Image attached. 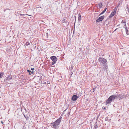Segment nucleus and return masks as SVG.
<instances>
[{
  "mask_svg": "<svg viewBox=\"0 0 129 129\" xmlns=\"http://www.w3.org/2000/svg\"><path fill=\"white\" fill-rule=\"evenodd\" d=\"M104 17L105 16L104 15L100 16L96 20V21L97 22L101 21L104 18Z\"/></svg>",
  "mask_w": 129,
  "mask_h": 129,
  "instance_id": "nucleus-5",
  "label": "nucleus"
},
{
  "mask_svg": "<svg viewBox=\"0 0 129 129\" xmlns=\"http://www.w3.org/2000/svg\"><path fill=\"white\" fill-rule=\"evenodd\" d=\"M10 10V9H8V8H7V9H6V10H5L4 11V12H5V10Z\"/></svg>",
  "mask_w": 129,
  "mask_h": 129,
  "instance_id": "nucleus-24",
  "label": "nucleus"
},
{
  "mask_svg": "<svg viewBox=\"0 0 129 129\" xmlns=\"http://www.w3.org/2000/svg\"><path fill=\"white\" fill-rule=\"evenodd\" d=\"M128 12L129 13V10H128Z\"/></svg>",
  "mask_w": 129,
  "mask_h": 129,
  "instance_id": "nucleus-35",
  "label": "nucleus"
},
{
  "mask_svg": "<svg viewBox=\"0 0 129 129\" xmlns=\"http://www.w3.org/2000/svg\"><path fill=\"white\" fill-rule=\"evenodd\" d=\"M1 123L2 124H3V121H1Z\"/></svg>",
  "mask_w": 129,
  "mask_h": 129,
  "instance_id": "nucleus-29",
  "label": "nucleus"
},
{
  "mask_svg": "<svg viewBox=\"0 0 129 129\" xmlns=\"http://www.w3.org/2000/svg\"><path fill=\"white\" fill-rule=\"evenodd\" d=\"M94 129H96V128H94Z\"/></svg>",
  "mask_w": 129,
  "mask_h": 129,
  "instance_id": "nucleus-36",
  "label": "nucleus"
},
{
  "mask_svg": "<svg viewBox=\"0 0 129 129\" xmlns=\"http://www.w3.org/2000/svg\"><path fill=\"white\" fill-rule=\"evenodd\" d=\"M31 70H32L33 71V70H34V68H31Z\"/></svg>",
  "mask_w": 129,
  "mask_h": 129,
  "instance_id": "nucleus-25",
  "label": "nucleus"
},
{
  "mask_svg": "<svg viewBox=\"0 0 129 129\" xmlns=\"http://www.w3.org/2000/svg\"><path fill=\"white\" fill-rule=\"evenodd\" d=\"M125 29L126 30V34H127V35H129V32H128V30L126 27H125Z\"/></svg>",
  "mask_w": 129,
  "mask_h": 129,
  "instance_id": "nucleus-11",
  "label": "nucleus"
},
{
  "mask_svg": "<svg viewBox=\"0 0 129 129\" xmlns=\"http://www.w3.org/2000/svg\"><path fill=\"white\" fill-rule=\"evenodd\" d=\"M118 28H116V29L114 30V31H116V30Z\"/></svg>",
  "mask_w": 129,
  "mask_h": 129,
  "instance_id": "nucleus-26",
  "label": "nucleus"
},
{
  "mask_svg": "<svg viewBox=\"0 0 129 129\" xmlns=\"http://www.w3.org/2000/svg\"><path fill=\"white\" fill-rule=\"evenodd\" d=\"M78 97L77 95H74L72 97L71 99L73 101H76L78 99Z\"/></svg>",
  "mask_w": 129,
  "mask_h": 129,
  "instance_id": "nucleus-7",
  "label": "nucleus"
},
{
  "mask_svg": "<svg viewBox=\"0 0 129 129\" xmlns=\"http://www.w3.org/2000/svg\"><path fill=\"white\" fill-rule=\"evenodd\" d=\"M98 127V126L97 125V123H95V126L94 127V128H96Z\"/></svg>",
  "mask_w": 129,
  "mask_h": 129,
  "instance_id": "nucleus-15",
  "label": "nucleus"
},
{
  "mask_svg": "<svg viewBox=\"0 0 129 129\" xmlns=\"http://www.w3.org/2000/svg\"><path fill=\"white\" fill-rule=\"evenodd\" d=\"M98 61L101 64H102L103 65L104 68L106 70L107 69V61L106 59L101 57L99 59Z\"/></svg>",
  "mask_w": 129,
  "mask_h": 129,
  "instance_id": "nucleus-2",
  "label": "nucleus"
},
{
  "mask_svg": "<svg viewBox=\"0 0 129 129\" xmlns=\"http://www.w3.org/2000/svg\"><path fill=\"white\" fill-rule=\"evenodd\" d=\"M12 78V76L11 75H9L7 77V79L8 80H10Z\"/></svg>",
  "mask_w": 129,
  "mask_h": 129,
  "instance_id": "nucleus-13",
  "label": "nucleus"
},
{
  "mask_svg": "<svg viewBox=\"0 0 129 129\" xmlns=\"http://www.w3.org/2000/svg\"><path fill=\"white\" fill-rule=\"evenodd\" d=\"M62 116L61 115L60 117V118H58V119H57V120H58V121L59 122H61V119L62 118Z\"/></svg>",
  "mask_w": 129,
  "mask_h": 129,
  "instance_id": "nucleus-9",
  "label": "nucleus"
},
{
  "mask_svg": "<svg viewBox=\"0 0 129 129\" xmlns=\"http://www.w3.org/2000/svg\"><path fill=\"white\" fill-rule=\"evenodd\" d=\"M27 71L29 73V75H31V74L30 73L31 72V71L30 70H27Z\"/></svg>",
  "mask_w": 129,
  "mask_h": 129,
  "instance_id": "nucleus-18",
  "label": "nucleus"
},
{
  "mask_svg": "<svg viewBox=\"0 0 129 129\" xmlns=\"http://www.w3.org/2000/svg\"><path fill=\"white\" fill-rule=\"evenodd\" d=\"M116 9L114 10L113 11L110 15L109 16V18H111L116 13Z\"/></svg>",
  "mask_w": 129,
  "mask_h": 129,
  "instance_id": "nucleus-6",
  "label": "nucleus"
},
{
  "mask_svg": "<svg viewBox=\"0 0 129 129\" xmlns=\"http://www.w3.org/2000/svg\"><path fill=\"white\" fill-rule=\"evenodd\" d=\"M126 22L125 21H124L123 20L121 22V23H125V24Z\"/></svg>",
  "mask_w": 129,
  "mask_h": 129,
  "instance_id": "nucleus-22",
  "label": "nucleus"
},
{
  "mask_svg": "<svg viewBox=\"0 0 129 129\" xmlns=\"http://www.w3.org/2000/svg\"><path fill=\"white\" fill-rule=\"evenodd\" d=\"M25 45H26V46H28V45H30V43H29V42H26V43H25Z\"/></svg>",
  "mask_w": 129,
  "mask_h": 129,
  "instance_id": "nucleus-16",
  "label": "nucleus"
},
{
  "mask_svg": "<svg viewBox=\"0 0 129 129\" xmlns=\"http://www.w3.org/2000/svg\"><path fill=\"white\" fill-rule=\"evenodd\" d=\"M98 5L99 6V8H101L102 7V3H100L98 4Z\"/></svg>",
  "mask_w": 129,
  "mask_h": 129,
  "instance_id": "nucleus-12",
  "label": "nucleus"
},
{
  "mask_svg": "<svg viewBox=\"0 0 129 129\" xmlns=\"http://www.w3.org/2000/svg\"><path fill=\"white\" fill-rule=\"evenodd\" d=\"M33 74V71H31V72Z\"/></svg>",
  "mask_w": 129,
  "mask_h": 129,
  "instance_id": "nucleus-28",
  "label": "nucleus"
},
{
  "mask_svg": "<svg viewBox=\"0 0 129 129\" xmlns=\"http://www.w3.org/2000/svg\"><path fill=\"white\" fill-rule=\"evenodd\" d=\"M28 15L27 14H20V15L21 16H24L25 15Z\"/></svg>",
  "mask_w": 129,
  "mask_h": 129,
  "instance_id": "nucleus-20",
  "label": "nucleus"
},
{
  "mask_svg": "<svg viewBox=\"0 0 129 129\" xmlns=\"http://www.w3.org/2000/svg\"><path fill=\"white\" fill-rule=\"evenodd\" d=\"M50 83V82L49 81H47L45 82V84H49Z\"/></svg>",
  "mask_w": 129,
  "mask_h": 129,
  "instance_id": "nucleus-21",
  "label": "nucleus"
},
{
  "mask_svg": "<svg viewBox=\"0 0 129 129\" xmlns=\"http://www.w3.org/2000/svg\"><path fill=\"white\" fill-rule=\"evenodd\" d=\"M66 19L65 18H64L63 19V20H62V22L63 23H64L65 22H66Z\"/></svg>",
  "mask_w": 129,
  "mask_h": 129,
  "instance_id": "nucleus-19",
  "label": "nucleus"
},
{
  "mask_svg": "<svg viewBox=\"0 0 129 129\" xmlns=\"http://www.w3.org/2000/svg\"><path fill=\"white\" fill-rule=\"evenodd\" d=\"M4 73L2 72H1L0 73V78L2 77V76L4 75Z\"/></svg>",
  "mask_w": 129,
  "mask_h": 129,
  "instance_id": "nucleus-14",
  "label": "nucleus"
},
{
  "mask_svg": "<svg viewBox=\"0 0 129 129\" xmlns=\"http://www.w3.org/2000/svg\"><path fill=\"white\" fill-rule=\"evenodd\" d=\"M128 7H129L128 5H127L126 10L128 11V10H129V8Z\"/></svg>",
  "mask_w": 129,
  "mask_h": 129,
  "instance_id": "nucleus-17",
  "label": "nucleus"
},
{
  "mask_svg": "<svg viewBox=\"0 0 129 129\" xmlns=\"http://www.w3.org/2000/svg\"><path fill=\"white\" fill-rule=\"evenodd\" d=\"M38 8H39L38 7L37 8V9H38Z\"/></svg>",
  "mask_w": 129,
  "mask_h": 129,
  "instance_id": "nucleus-33",
  "label": "nucleus"
},
{
  "mask_svg": "<svg viewBox=\"0 0 129 129\" xmlns=\"http://www.w3.org/2000/svg\"><path fill=\"white\" fill-rule=\"evenodd\" d=\"M50 58L52 61H53L51 63L52 65H53L56 63L57 61L56 57L54 56H52Z\"/></svg>",
  "mask_w": 129,
  "mask_h": 129,
  "instance_id": "nucleus-4",
  "label": "nucleus"
},
{
  "mask_svg": "<svg viewBox=\"0 0 129 129\" xmlns=\"http://www.w3.org/2000/svg\"><path fill=\"white\" fill-rule=\"evenodd\" d=\"M108 118L107 117V118ZM107 117H106V119H107Z\"/></svg>",
  "mask_w": 129,
  "mask_h": 129,
  "instance_id": "nucleus-32",
  "label": "nucleus"
},
{
  "mask_svg": "<svg viewBox=\"0 0 129 129\" xmlns=\"http://www.w3.org/2000/svg\"><path fill=\"white\" fill-rule=\"evenodd\" d=\"M60 123V122H59V121L56 120L54 122L51 123L52 125L51 127L55 129H58L59 128V126Z\"/></svg>",
  "mask_w": 129,
  "mask_h": 129,
  "instance_id": "nucleus-3",
  "label": "nucleus"
},
{
  "mask_svg": "<svg viewBox=\"0 0 129 129\" xmlns=\"http://www.w3.org/2000/svg\"><path fill=\"white\" fill-rule=\"evenodd\" d=\"M45 34L46 35V36H47H47L48 35V33H46V34Z\"/></svg>",
  "mask_w": 129,
  "mask_h": 129,
  "instance_id": "nucleus-23",
  "label": "nucleus"
},
{
  "mask_svg": "<svg viewBox=\"0 0 129 129\" xmlns=\"http://www.w3.org/2000/svg\"><path fill=\"white\" fill-rule=\"evenodd\" d=\"M119 25H118L117 26H118Z\"/></svg>",
  "mask_w": 129,
  "mask_h": 129,
  "instance_id": "nucleus-34",
  "label": "nucleus"
},
{
  "mask_svg": "<svg viewBox=\"0 0 129 129\" xmlns=\"http://www.w3.org/2000/svg\"><path fill=\"white\" fill-rule=\"evenodd\" d=\"M124 98L123 95L122 94L116 95H113L109 97L106 101V104H109L115 99L117 98L120 99H122Z\"/></svg>",
  "mask_w": 129,
  "mask_h": 129,
  "instance_id": "nucleus-1",
  "label": "nucleus"
},
{
  "mask_svg": "<svg viewBox=\"0 0 129 129\" xmlns=\"http://www.w3.org/2000/svg\"><path fill=\"white\" fill-rule=\"evenodd\" d=\"M104 109H106V107H105L104 108Z\"/></svg>",
  "mask_w": 129,
  "mask_h": 129,
  "instance_id": "nucleus-30",
  "label": "nucleus"
},
{
  "mask_svg": "<svg viewBox=\"0 0 129 129\" xmlns=\"http://www.w3.org/2000/svg\"><path fill=\"white\" fill-rule=\"evenodd\" d=\"M96 87H95V88H93V90H94L95 89H96Z\"/></svg>",
  "mask_w": 129,
  "mask_h": 129,
  "instance_id": "nucleus-27",
  "label": "nucleus"
},
{
  "mask_svg": "<svg viewBox=\"0 0 129 129\" xmlns=\"http://www.w3.org/2000/svg\"><path fill=\"white\" fill-rule=\"evenodd\" d=\"M66 110H65L64 111V112L65 111H66Z\"/></svg>",
  "mask_w": 129,
  "mask_h": 129,
  "instance_id": "nucleus-31",
  "label": "nucleus"
},
{
  "mask_svg": "<svg viewBox=\"0 0 129 129\" xmlns=\"http://www.w3.org/2000/svg\"><path fill=\"white\" fill-rule=\"evenodd\" d=\"M107 9V8H106L104 9V10L102 11L101 13L99 14V16H100L101 15H102L106 11V10Z\"/></svg>",
  "mask_w": 129,
  "mask_h": 129,
  "instance_id": "nucleus-8",
  "label": "nucleus"
},
{
  "mask_svg": "<svg viewBox=\"0 0 129 129\" xmlns=\"http://www.w3.org/2000/svg\"><path fill=\"white\" fill-rule=\"evenodd\" d=\"M78 16H79V17H78V20L79 21H80V20L81 19V15L80 14V13L79 14H78Z\"/></svg>",
  "mask_w": 129,
  "mask_h": 129,
  "instance_id": "nucleus-10",
  "label": "nucleus"
}]
</instances>
